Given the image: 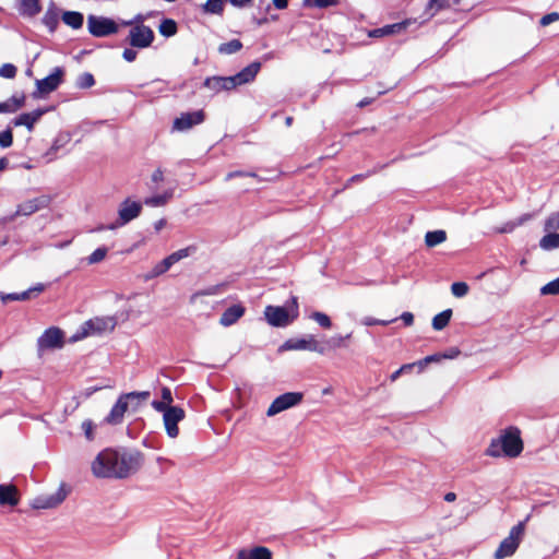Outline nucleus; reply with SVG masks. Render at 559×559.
Segmentation results:
<instances>
[{"label": "nucleus", "mask_w": 559, "mask_h": 559, "mask_svg": "<svg viewBox=\"0 0 559 559\" xmlns=\"http://www.w3.org/2000/svg\"><path fill=\"white\" fill-rule=\"evenodd\" d=\"M173 265V262L166 257L152 269V277L166 273Z\"/></svg>", "instance_id": "37"}, {"label": "nucleus", "mask_w": 559, "mask_h": 559, "mask_svg": "<svg viewBox=\"0 0 559 559\" xmlns=\"http://www.w3.org/2000/svg\"><path fill=\"white\" fill-rule=\"evenodd\" d=\"M134 393H128L121 395L117 403L111 408L109 415L105 418V421L110 425H117L120 424L126 412L128 411L129 403L131 396H133Z\"/></svg>", "instance_id": "16"}, {"label": "nucleus", "mask_w": 559, "mask_h": 559, "mask_svg": "<svg viewBox=\"0 0 559 559\" xmlns=\"http://www.w3.org/2000/svg\"><path fill=\"white\" fill-rule=\"evenodd\" d=\"M451 316H452L451 309H447V310L438 313L432 319V328L437 331L442 330L443 328H445L449 324Z\"/></svg>", "instance_id": "31"}, {"label": "nucleus", "mask_w": 559, "mask_h": 559, "mask_svg": "<svg viewBox=\"0 0 559 559\" xmlns=\"http://www.w3.org/2000/svg\"><path fill=\"white\" fill-rule=\"evenodd\" d=\"M203 8L207 13L221 14L224 10V0H207Z\"/></svg>", "instance_id": "38"}, {"label": "nucleus", "mask_w": 559, "mask_h": 559, "mask_svg": "<svg viewBox=\"0 0 559 559\" xmlns=\"http://www.w3.org/2000/svg\"><path fill=\"white\" fill-rule=\"evenodd\" d=\"M204 299H205V295L202 293H198V294H194L191 296L190 302L192 305L204 304V301H205Z\"/></svg>", "instance_id": "56"}, {"label": "nucleus", "mask_w": 559, "mask_h": 559, "mask_svg": "<svg viewBox=\"0 0 559 559\" xmlns=\"http://www.w3.org/2000/svg\"><path fill=\"white\" fill-rule=\"evenodd\" d=\"M45 290L44 284H37L34 287L29 288L20 294H2L0 293V299L2 302L7 304L8 301H23L31 299L34 294L38 295Z\"/></svg>", "instance_id": "23"}, {"label": "nucleus", "mask_w": 559, "mask_h": 559, "mask_svg": "<svg viewBox=\"0 0 559 559\" xmlns=\"http://www.w3.org/2000/svg\"><path fill=\"white\" fill-rule=\"evenodd\" d=\"M414 21L408 19L400 23L385 25L380 28H376L373 31L369 32L370 37H383V36H392L395 34H400L404 32L411 24H413Z\"/></svg>", "instance_id": "19"}, {"label": "nucleus", "mask_w": 559, "mask_h": 559, "mask_svg": "<svg viewBox=\"0 0 559 559\" xmlns=\"http://www.w3.org/2000/svg\"><path fill=\"white\" fill-rule=\"evenodd\" d=\"M46 206L47 199L45 197L26 200L17 205L15 216H29Z\"/></svg>", "instance_id": "18"}, {"label": "nucleus", "mask_w": 559, "mask_h": 559, "mask_svg": "<svg viewBox=\"0 0 559 559\" xmlns=\"http://www.w3.org/2000/svg\"><path fill=\"white\" fill-rule=\"evenodd\" d=\"M349 336H350V335L348 334V335H346V336L336 335V336L332 337V338H331V341H330V345H331V347H333V348L342 347V346H343V344H344V341H345L346 338H348Z\"/></svg>", "instance_id": "51"}, {"label": "nucleus", "mask_w": 559, "mask_h": 559, "mask_svg": "<svg viewBox=\"0 0 559 559\" xmlns=\"http://www.w3.org/2000/svg\"><path fill=\"white\" fill-rule=\"evenodd\" d=\"M151 180L154 182V183H159L164 180V174L160 169H156L153 171L152 176H151Z\"/></svg>", "instance_id": "57"}, {"label": "nucleus", "mask_w": 559, "mask_h": 559, "mask_svg": "<svg viewBox=\"0 0 559 559\" xmlns=\"http://www.w3.org/2000/svg\"><path fill=\"white\" fill-rule=\"evenodd\" d=\"M173 265V262L166 257L152 269V277L166 273Z\"/></svg>", "instance_id": "36"}, {"label": "nucleus", "mask_w": 559, "mask_h": 559, "mask_svg": "<svg viewBox=\"0 0 559 559\" xmlns=\"http://www.w3.org/2000/svg\"><path fill=\"white\" fill-rule=\"evenodd\" d=\"M193 251L194 249L192 247H187L173 252L171 254L168 255V258L173 262V264H175L180 260L188 258Z\"/></svg>", "instance_id": "39"}, {"label": "nucleus", "mask_w": 559, "mask_h": 559, "mask_svg": "<svg viewBox=\"0 0 559 559\" xmlns=\"http://www.w3.org/2000/svg\"><path fill=\"white\" fill-rule=\"evenodd\" d=\"M304 394L300 392H287L277 396L266 411L267 417H273L286 409L298 405L302 401Z\"/></svg>", "instance_id": "8"}, {"label": "nucleus", "mask_w": 559, "mask_h": 559, "mask_svg": "<svg viewBox=\"0 0 559 559\" xmlns=\"http://www.w3.org/2000/svg\"><path fill=\"white\" fill-rule=\"evenodd\" d=\"M522 451L523 441L520 430L515 427H510L490 441L486 455L490 457H518Z\"/></svg>", "instance_id": "2"}, {"label": "nucleus", "mask_w": 559, "mask_h": 559, "mask_svg": "<svg viewBox=\"0 0 559 559\" xmlns=\"http://www.w3.org/2000/svg\"><path fill=\"white\" fill-rule=\"evenodd\" d=\"M236 559H272V552L266 547L257 546L239 550Z\"/></svg>", "instance_id": "26"}, {"label": "nucleus", "mask_w": 559, "mask_h": 559, "mask_svg": "<svg viewBox=\"0 0 559 559\" xmlns=\"http://www.w3.org/2000/svg\"><path fill=\"white\" fill-rule=\"evenodd\" d=\"M142 211V204L130 199L124 200L118 210V222L116 225L110 226L114 229L116 226H123L136 218Z\"/></svg>", "instance_id": "12"}, {"label": "nucleus", "mask_w": 559, "mask_h": 559, "mask_svg": "<svg viewBox=\"0 0 559 559\" xmlns=\"http://www.w3.org/2000/svg\"><path fill=\"white\" fill-rule=\"evenodd\" d=\"M19 502L20 495L14 485H0V504L15 507Z\"/></svg>", "instance_id": "24"}, {"label": "nucleus", "mask_w": 559, "mask_h": 559, "mask_svg": "<svg viewBox=\"0 0 559 559\" xmlns=\"http://www.w3.org/2000/svg\"><path fill=\"white\" fill-rule=\"evenodd\" d=\"M559 20V13L557 12H552V13H549V14H546L544 15L542 19H540V25L542 26H547L554 22H557Z\"/></svg>", "instance_id": "49"}, {"label": "nucleus", "mask_w": 559, "mask_h": 559, "mask_svg": "<svg viewBox=\"0 0 559 559\" xmlns=\"http://www.w3.org/2000/svg\"><path fill=\"white\" fill-rule=\"evenodd\" d=\"M167 225V221L165 218H160L154 223V229L156 233H159Z\"/></svg>", "instance_id": "62"}, {"label": "nucleus", "mask_w": 559, "mask_h": 559, "mask_svg": "<svg viewBox=\"0 0 559 559\" xmlns=\"http://www.w3.org/2000/svg\"><path fill=\"white\" fill-rule=\"evenodd\" d=\"M236 8L248 7L252 3V0H228Z\"/></svg>", "instance_id": "59"}, {"label": "nucleus", "mask_w": 559, "mask_h": 559, "mask_svg": "<svg viewBox=\"0 0 559 559\" xmlns=\"http://www.w3.org/2000/svg\"><path fill=\"white\" fill-rule=\"evenodd\" d=\"M310 318L324 329H330L332 325L330 317L323 312L316 311L310 316Z\"/></svg>", "instance_id": "40"}, {"label": "nucleus", "mask_w": 559, "mask_h": 559, "mask_svg": "<svg viewBox=\"0 0 559 559\" xmlns=\"http://www.w3.org/2000/svg\"><path fill=\"white\" fill-rule=\"evenodd\" d=\"M108 253V249L106 247H99L96 250H94L88 257H87V263L88 264H96L105 260L106 255Z\"/></svg>", "instance_id": "35"}, {"label": "nucleus", "mask_w": 559, "mask_h": 559, "mask_svg": "<svg viewBox=\"0 0 559 559\" xmlns=\"http://www.w3.org/2000/svg\"><path fill=\"white\" fill-rule=\"evenodd\" d=\"M81 428L84 432L85 438L88 441H92L94 439L96 425L91 419H86L82 423Z\"/></svg>", "instance_id": "43"}, {"label": "nucleus", "mask_w": 559, "mask_h": 559, "mask_svg": "<svg viewBox=\"0 0 559 559\" xmlns=\"http://www.w3.org/2000/svg\"><path fill=\"white\" fill-rule=\"evenodd\" d=\"M87 28L96 37H105L118 32V25L114 20L95 15L87 17Z\"/></svg>", "instance_id": "9"}, {"label": "nucleus", "mask_w": 559, "mask_h": 559, "mask_svg": "<svg viewBox=\"0 0 559 559\" xmlns=\"http://www.w3.org/2000/svg\"><path fill=\"white\" fill-rule=\"evenodd\" d=\"M204 85L216 93L235 88L231 76H213L205 80Z\"/></svg>", "instance_id": "25"}, {"label": "nucleus", "mask_w": 559, "mask_h": 559, "mask_svg": "<svg viewBox=\"0 0 559 559\" xmlns=\"http://www.w3.org/2000/svg\"><path fill=\"white\" fill-rule=\"evenodd\" d=\"M447 7V1L444 0H430L427 5V12L429 17H432L438 11L442 10Z\"/></svg>", "instance_id": "41"}, {"label": "nucleus", "mask_w": 559, "mask_h": 559, "mask_svg": "<svg viewBox=\"0 0 559 559\" xmlns=\"http://www.w3.org/2000/svg\"><path fill=\"white\" fill-rule=\"evenodd\" d=\"M141 465L138 452H118L111 449L100 451L91 463L92 474L97 478H126Z\"/></svg>", "instance_id": "1"}, {"label": "nucleus", "mask_w": 559, "mask_h": 559, "mask_svg": "<svg viewBox=\"0 0 559 559\" xmlns=\"http://www.w3.org/2000/svg\"><path fill=\"white\" fill-rule=\"evenodd\" d=\"M245 307L237 304L228 307L219 318V324L223 326H230L236 323L243 314Z\"/></svg>", "instance_id": "21"}, {"label": "nucleus", "mask_w": 559, "mask_h": 559, "mask_svg": "<svg viewBox=\"0 0 559 559\" xmlns=\"http://www.w3.org/2000/svg\"><path fill=\"white\" fill-rule=\"evenodd\" d=\"M8 102L11 103V108H14V111H16L17 109H20L21 107L24 106L25 97L24 96L13 97V98L9 99Z\"/></svg>", "instance_id": "53"}, {"label": "nucleus", "mask_w": 559, "mask_h": 559, "mask_svg": "<svg viewBox=\"0 0 559 559\" xmlns=\"http://www.w3.org/2000/svg\"><path fill=\"white\" fill-rule=\"evenodd\" d=\"M530 218L528 215H523L514 221H510L500 228L497 229L498 233H512L518 226L523 225Z\"/></svg>", "instance_id": "33"}, {"label": "nucleus", "mask_w": 559, "mask_h": 559, "mask_svg": "<svg viewBox=\"0 0 559 559\" xmlns=\"http://www.w3.org/2000/svg\"><path fill=\"white\" fill-rule=\"evenodd\" d=\"M447 240V233L444 230L428 231L425 235V243L427 247H436Z\"/></svg>", "instance_id": "29"}, {"label": "nucleus", "mask_w": 559, "mask_h": 559, "mask_svg": "<svg viewBox=\"0 0 559 559\" xmlns=\"http://www.w3.org/2000/svg\"><path fill=\"white\" fill-rule=\"evenodd\" d=\"M93 84H94V78L92 74L84 73L83 75H81L80 81H79L80 87L86 88V87H91Z\"/></svg>", "instance_id": "48"}, {"label": "nucleus", "mask_w": 559, "mask_h": 559, "mask_svg": "<svg viewBox=\"0 0 559 559\" xmlns=\"http://www.w3.org/2000/svg\"><path fill=\"white\" fill-rule=\"evenodd\" d=\"M286 350H310L318 354H324L325 348L314 338L313 335H308L304 338H292L283 343L278 352Z\"/></svg>", "instance_id": "7"}, {"label": "nucleus", "mask_w": 559, "mask_h": 559, "mask_svg": "<svg viewBox=\"0 0 559 559\" xmlns=\"http://www.w3.org/2000/svg\"><path fill=\"white\" fill-rule=\"evenodd\" d=\"M158 31L163 36H174L177 33V24L174 20L166 19L159 24Z\"/></svg>", "instance_id": "32"}, {"label": "nucleus", "mask_w": 559, "mask_h": 559, "mask_svg": "<svg viewBox=\"0 0 559 559\" xmlns=\"http://www.w3.org/2000/svg\"><path fill=\"white\" fill-rule=\"evenodd\" d=\"M525 524L524 522H520L514 525L509 535L502 539L499 547L496 549L493 554L495 559H504L507 557H511L520 546V543L524 536Z\"/></svg>", "instance_id": "5"}, {"label": "nucleus", "mask_w": 559, "mask_h": 559, "mask_svg": "<svg viewBox=\"0 0 559 559\" xmlns=\"http://www.w3.org/2000/svg\"><path fill=\"white\" fill-rule=\"evenodd\" d=\"M468 285L464 282H455L451 286L452 294L457 297H464L468 293Z\"/></svg>", "instance_id": "42"}, {"label": "nucleus", "mask_w": 559, "mask_h": 559, "mask_svg": "<svg viewBox=\"0 0 559 559\" xmlns=\"http://www.w3.org/2000/svg\"><path fill=\"white\" fill-rule=\"evenodd\" d=\"M152 406L154 407V409H156L157 412H162L163 413V416L166 414V412L170 408H174L175 406H171L169 404H167L166 402L164 401H153L152 402Z\"/></svg>", "instance_id": "50"}, {"label": "nucleus", "mask_w": 559, "mask_h": 559, "mask_svg": "<svg viewBox=\"0 0 559 559\" xmlns=\"http://www.w3.org/2000/svg\"><path fill=\"white\" fill-rule=\"evenodd\" d=\"M171 191H166L163 194L152 195L144 200V204L151 207H159L167 204V202L171 199Z\"/></svg>", "instance_id": "30"}, {"label": "nucleus", "mask_w": 559, "mask_h": 559, "mask_svg": "<svg viewBox=\"0 0 559 559\" xmlns=\"http://www.w3.org/2000/svg\"><path fill=\"white\" fill-rule=\"evenodd\" d=\"M235 177H253L255 178L257 175L254 173H245V171H231L226 175V180H231Z\"/></svg>", "instance_id": "52"}, {"label": "nucleus", "mask_w": 559, "mask_h": 559, "mask_svg": "<svg viewBox=\"0 0 559 559\" xmlns=\"http://www.w3.org/2000/svg\"><path fill=\"white\" fill-rule=\"evenodd\" d=\"M118 319L116 316L94 317L83 323L81 326V334L83 337L100 336L111 333L116 329Z\"/></svg>", "instance_id": "4"}, {"label": "nucleus", "mask_w": 559, "mask_h": 559, "mask_svg": "<svg viewBox=\"0 0 559 559\" xmlns=\"http://www.w3.org/2000/svg\"><path fill=\"white\" fill-rule=\"evenodd\" d=\"M442 359V354H435L424 358V362H438Z\"/></svg>", "instance_id": "61"}, {"label": "nucleus", "mask_w": 559, "mask_h": 559, "mask_svg": "<svg viewBox=\"0 0 559 559\" xmlns=\"http://www.w3.org/2000/svg\"><path fill=\"white\" fill-rule=\"evenodd\" d=\"M40 11L39 0H20V12L26 16H34Z\"/></svg>", "instance_id": "28"}, {"label": "nucleus", "mask_w": 559, "mask_h": 559, "mask_svg": "<svg viewBox=\"0 0 559 559\" xmlns=\"http://www.w3.org/2000/svg\"><path fill=\"white\" fill-rule=\"evenodd\" d=\"M542 295H558L559 294V278H556L542 287Z\"/></svg>", "instance_id": "44"}, {"label": "nucleus", "mask_w": 559, "mask_h": 559, "mask_svg": "<svg viewBox=\"0 0 559 559\" xmlns=\"http://www.w3.org/2000/svg\"><path fill=\"white\" fill-rule=\"evenodd\" d=\"M122 56H123L124 60H127L128 62H132L136 58V51L133 49H124Z\"/></svg>", "instance_id": "58"}, {"label": "nucleus", "mask_w": 559, "mask_h": 559, "mask_svg": "<svg viewBox=\"0 0 559 559\" xmlns=\"http://www.w3.org/2000/svg\"><path fill=\"white\" fill-rule=\"evenodd\" d=\"M63 74V69L58 67L47 78L37 80L36 92H34L33 96L37 98L53 92L61 84Z\"/></svg>", "instance_id": "11"}, {"label": "nucleus", "mask_w": 559, "mask_h": 559, "mask_svg": "<svg viewBox=\"0 0 559 559\" xmlns=\"http://www.w3.org/2000/svg\"><path fill=\"white\" fill-rule=\"evenodd\" d=\"M70 489L64 483L59 484L53 492L37 496L31 503L34 509H55L68 497Z\"/></svg>", "instance_id": "6"}, {"label": "nucleus", "mask_w": 559, "mask_h": 559, "mask_svg": "<svg viewBox=\"0 0 559 559\" xmlns=\"http://www.w3.org/2000/svg\"><path fill=\"white\" fill-rule=\"evenodd\" d=\"M267 323L272 326H286L298 317L297 298L293 297L286 307L267 306L264 310Z\"/></svg>", "instance_id": "3"}, {"label": "nucleus", "mask_w": 559, "mask_h": 559, "mask_svg": "<svg viewBox=\"0 0 559 559\" xmlns=\"http://www.w3.org/2000/svg\"><path fill=\"white\" fill-rule=\"evenodd\" d=\"M340 0H304V4L308 7H318V8H326L334 5Z\"/></svg>", "instance_id": "45"}, {"label": "nucleus", "mask_w": 559, "mask_h": 559, "mask_svg": "<svg viewBox=\"0 0 559 559\" xmlns=\"http://www.w3.org/2000/svg\"><path fill=\"white\" fill-rule=\"evenodd\" d=\"M260 68H261L260 62H252L251 64H249L248 67L242 69L239 73H237L236 75H233L231 78H233L235 87L253 81L254 78L257 76L258 72L260 71Z\"/></svg>", "instance_id": "20"}, {"label": "nucleus", "mask_w": 559, "mask_h": 559, "mask_svg": "<svg viewBox=\"0 0 559 559\" xmlns=\"http://www.w3.org/2000/svg\"><path fill=\"white\" fill-rule=\"evenodd\" d=\"M203 120L204 112L202 110L186 112L175 119L173 128L177 131H185L192 128L195 124L203 122Z\"/></svg>", "instance_id": "17"}, {"label": "nucleus", "mask_w": 559, "mask_h": 559, "mask_svg": "<svg viewBox=\"0 0 559 559\" xmlns=\"http://www.w3.org/2000/svg\"><path fill=\"white\" fill-rule=\"evenodd\" d=\"M64 345V333L57 326L47 329L38 338L37 346L40 352L58 349Z\"/></svg>", "instance_id": "10"}, {"label": "nucleus", "mask_w": 559, "mask_h": 559, "mask_svg": "<svg viewBox=\"0 0 559 559\" xmlns=\"http://www.w3.org/2000/svg\"><path fill=\"white\" fill-rule=\"evenodd\" d=\"M0 112H14V108H11V103L4 102L0 104Z\"/></svg>", "instance_id": "64"}, {"label": "nucleus", "mask_w": 559, "mask_h": 559, "mask_svg": "<svg viewBox=\"0 0 559 559\" xmlns=\"http://www.w3.org/2000/svg\"><path fill=\"white\" fill-rule=\"evenodd\" d=\"M185 418V411L181 407H174L166 412L163 416L164 426L167 435L170 438H176L179 435L178 423Z\"/></svg>", "instance_id": "15"}, {"label": "nucleus", "mask_w": 559, "mask_h": 559, "mask_svg": "<svg viewBox=\"0 0 559 559\" xmlns=\"http://www.w3.org/2000/svg\"><path fill=\"white\" fill-rule=\"evenodd\" d=\"M83 14L76 11H66L62 14V21L68 26L78 29L83 25Z\"/></svg>", "instance_id": "27"}, {"label": "nucleus", "mask_w": 559, "mask_h": 559, "mask_svg": "<svg viewBox=\"0 0 559 559\" xmlns=\"http://www.w3.org/2000/svg\"><path fill=\"white\" fill-rule=\"evenodd\" d=\"M241 47H242V44L240 43V40L233 39L228 43L222 44L218 48V51L221 53L230 55V53H235V52L239 51L241 49Z\"/></svg>", "instance_id": "34"}, {"label": "nucleus", "mask_w": 559, "mask_h": 559, "mask_svg": "<svg viewBox=\"0 0 559 559\" xmlns=\"http://www.w3.org/2000/svg\"><path fill=\"white\" fill-rule=\"evenodd\" d=\"M13 142V135L11 130H4L0 132V146L1 147H9L12 145Z\"/></svg>", "instance_id": "47"}, {"label": "nucleus", "mask_w": 559, "mask_h": 559, "mask_svg": "<svg viewBox=\"0 0 559 559\" xmlns=\"http://www.w3.org/2000/svg\"><path fill=\"white\" fill-rule=\"evenodd\" d=\"M16 74V68L11 63H4L0 67V76L13 79Z\"/></svg>", "instance_id": "46"}, {"label": "nucleus", "mask_w": 559, "mask_h": 559, "mask_svg": "<svg viewBox=\"0 0 559 559\" xmlns=\"http://www.w3.org/2000/svg\"><path fill=\"white\" fill-rule=\"evenodd\" d=\"M162 401L166 402L167 404L171 405L173 403V395L171 391L168 388L162 389Z\"/></svg>", "instance_id": "55"}, {"label": "nucleus", "mask_w": 559, "mask_h": 559, "mask_svg": "<svg viewBox=\"0 0 559 559\" xmlns=\"http://www.w3.org/2000/svg\"><path fill=\"white\" fill-rule=\"evenodd\" d=\"M401 319L406 325H412L414 322V316L411 312H403Z\"/></svg>", "instance_id": "60"}, {"label": "nucleus", "mask_w": 559, "mask_h": 559, "mask_svg": "<svg viewBox=\"0 0 559 559\" xmlns=\"http://www.w3.org/2000/svg\"><path fill=\"white\" fill-rule=\"evenodd\" d=\"M49 109H36L32 112L22 114L16 117L13 121L15 127L24 126L28 131H32L34 124L41 118L44 114H46Z\"/></svg>", "instance_id": "22"}, {"label": "nucleus", "mask_w": 559, "mask_h": 559, "mask_svg": "<svg viewBox=\"0 0 559 559\" xmlns=\"http://www.w3.org/2000/svg\"><path fill=\"white\" fill-rule=\"evenodd\" d=\"M129 40L133 47L146 48L154 40V33L148 26L139 24L130 31Z\"/></svg>", "instance_id": "13"}, {"label": "nucleus", "mask_w": 559, "mask_h": 559, "mask_svg": "<svg viewBox=\"0 0 559 559\" xmlns=\"http://www.w3.org/2000/svg\"><path fill=\"white\" fill-rule=\"evenodd\" d=\"M141 310L135 309L134 305L130 302L128 307V318L138 319L141 317Z\"/></svg>", "instance_id": "54"}, {"label": "nucleus", "mask_w": 559, "mask_h": 559, "mask_svg": "<svg viewBox=\"0 0 559 559\" xmlns=\"http://www.w3.org/2000/svg\"><path fill=\"white\" fill-rule=\"evenodd\" d=\"M459 355H460V350L456 348H452L448 353L442 354V359L443 358L453 359V358L457 357Z\"/></svg>", "instance_id": "63"}, {"label": "nucleus", "mask_w": 559, "mask_h": 559, "mask_svg": "<svg viewBox=\"0 0 559 559\" xmlns=\"http://www.w3.org/2000/svg\"><path fill=\"white\" fill-rule=\"evenodd\" d=\"M559 218L556 216L550 217L545 225L546 235L542 238L539 245L544 250H551L559 247Z\"/></svg>", "instance_id": "14"}]
</instances>
